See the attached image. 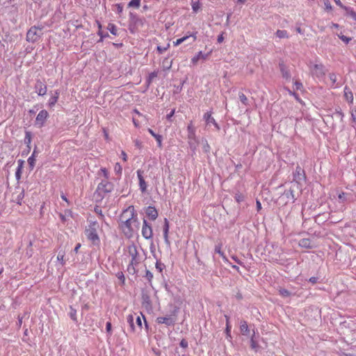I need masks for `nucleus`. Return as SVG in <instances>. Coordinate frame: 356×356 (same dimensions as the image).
I'll list each match as a JSON object with an SVG mask.
<instances>
[{"label": "nucleus", "instance_id": "nucleus-48", "mask_svg": "<svg viewBox=\"0 0 356 356\" xmlns=\"http://www.w3.org/2000/svg\"><path fill=\"white\" fill-rule=\"evenodd\" d=\"M281 70H282V76L284 78L289 79L290 77V74H289V72L287 71H285L283 68H282Z\"/></svg>", "mask_w": 356, "mask_h": 356}, {"label": "nucleus", "instance_id": "nucleus-42", "mask_svg": "<svg viewBox=\"0 0 356 356\" xmlns=\"http://www.w3.org/2000/svg\"><path fill=\"white\" fill-rule=\"evenodd\" d=\"M215 251L216 252L218 253L224 260L227 261V258L225 257L224 253L220 250V246H216V248H215Z\"/></svg>", "mask_w": 356, "mask_h": 356}, {"label": "nucleus", "instance_id": "nucleus-56", "mask_svg": "<svg viewBox=\"0 0 356 356\" xmlns=\"http://www.w3.org/2000/svg\"><path fill=\"white\" fill-rule=\"evenodd\" d=\"M121 156H122V159H123V161H127V155L124 151L122 152Z\"/></svg>", "mask_w": 356, "mask_h": 356}, {"label": "nucleus", "instance_id": "nucleus-37", "mask_svg": "<svg viewBox=\"0 0 356 356\" xmlns=\"http://www.w3.org/2000/svg\"><path fill=\"white\" fill-rule=\"evenodd\" d=\"M99 175H102L107 180L108 179V172L105 168H102L100 169L99 172Z\"/></svg>", "mask_w": 356, "mask_h": 356}, {"label": "nucleus", "instance_id": "nucleus-30", "mask_svg": "<svg viewBox=\"0 0 356 356\" xmlns=\"http://www.w3.org/2000/svg\"><path fill=\"white\" fill-rule=\"evenodd\" d=\"M344 10L347 12V14L352 19H353L355 21H356V13L351 8L346 7Z\"/></svg>", "mask_w": 356, "mask_h": 356}, {"label": "nucleus", "instance_id": "nucleus-36", "mask_svg": "<svg viewBox=\"0 0 356 356\" xmlns=\"http://www.w3.org/2000/svg\"><path fill=\"white\" fill-rule=\"evenodd\" d=\"M122 166L120 165V163H116L115 166H114V172L118 175H121L122 174Z\"/></svg>", "mask_w": 356, "mask_h": 356}, {"label": "nucleus", "instance_id": "nucleus-11", "mask_svg": "<svg viewBox=\"0 0 356 356\" xmlns=\"http://www.w3.org/2000/svg\"><path fill=\"white\" fill-rule=\"evenodd\" d=\"M137 176L139 180L140 189L143 193H144L146 191L147 184L143 177V171L141 170H138Z\"/></svg>", "mask_w": 356, "mask_h": 356}, {"label": "nucleus", "instance_id": "nucleus-28", "mask_svg": "<svg viewBox=\"0 0 356 356\" xmlns=\"http://www.w3.org/2000/svg\"><path fill=\"white\" fill-rule=\"evenodd\" d=\"M149 134L156 140L158 146L161 147L162 145V136L161 135L155 134L152 129H149Z\"/></svg>", "mask_w": 356, "mask_h": 356}, {"label": "nucleus", "instance_id": "nucleus-17", "mask_svg": "<svg viewBox=\"0 0 356 356\" xmlns=\"http://www.w3.org/2000/svg\"><path fill=\"white\" fill-rule=\"evenodd\" d=\"M168 232H169V222L168 220L165 218L164 220V226H163V238L165 243L170 245V241L168 239Z\"/></svg>", "mask_w": 356, "mask_h": 356}, {"label": "nucleus", "instance_id": "nucleus-41", "mask_svg": "<svg viewBox=\"0 0 356 356\" xmlns=\"http://www.w3.org/2000/svg\"><path fill=\"white\" fill-rule=\"evenodd\" d=\"M64 256H65L64 252H60L57 256V260L60 261L63 265L65 264Z\"/></svg>", "mask_w": 356, "mask_h": 356}, {"label": "nucleus", "instance_id": "nucleus-59", "mask_svg": "<svg viewBox=\"0 0 356 356\" xmlns=\"http://www.w3.org/2000/svg\"><path fill=\"white\" fill-rule=\"evenodd\" d=\"M156 76V72H152L149 74V81Z\"/></svg>", "mask_w": 356, "mask_h": 356}, {"label": "nucleus", "instance_id": "nucleus-54", "mask_svg": "<svg viewBox=\"0 0 356 356\" xmlns=\"http://www.w3.org/2000/svg\"><path fill=\"white\" fill-rule=\"evenodd\" d=\"M175 114V110H172L170 113H168L167 115H166V118L168 120H170V118L173 116V115Z\"/></svg>", "mask_w": 356, "mask_h": 356}, {"label": "nucleus", "instance_id": "nucleus-34", "mask_svg": "<svg viewBox=\"0 0 356 356\" xmlns=\"http://www.w3.org/2000/svg\"><path fill=\"white\" fill-rule=\"evenodd\" d=\"M279 294L282 297L286 298V297L290 296L291 293L285 289H280Z\"/></svg>", "mask_w": 356, "mask_h": 356}, {"label": "nucleus", "instance_id": "nucleus-20", "mask_svg": "<svg viewBox=\"0 0 356 356\" xmlns=\"http://www.w3.org/2000/svg\"><path fill=\"white\" fill-rule=\"evenodd\" d=\"M208 57V54H204L202 51H199L195 56H194L192 59L191 62L193 64H196L198 60L200 59L206 60Z\"/></svg>", "mask_w": 356, "mask_h": 356}, {"label": "nucleus", "instance_id": "nucleus-57", "mask_svg": "<svg viewBox=\"0 0 356 356\" xmlns=\"http://www.w3.org/2000/svg\"><path fill=\"white\" fill-rule=\"evenodd\" d=\"M345 193H342L341 194L339 195V199L341 200V202H343L344 200H345Z\"/></svg>", "mask_w": 356, "mask_h": 356}, {"label": "nucleus", "instance_id": "nucleus-16", "mask_svg": "<svg viewBox=\"0 0 356 356\" xmlns=\"http://www.w3.org/2000/svg\"><path fill=\"white\" fill-rule=\"evenodd\" d=\"M188 131V138L190 140H194L197 142L196 136H195V129L193 125V123L191 122L187 127Z\"/></svg>", "mask_w": 356, "mask_h": 356}, {"label": "nucleus", "instance_id": "nucleus-58", "mask_svg": "<svg viewBox=\"0 0 356 356\" xmlns=\"http://www.w3.org/2000/svg\"><path fill=\"white\" fill-rule=\"evenodd\" d=\"M309 282L313 283V284H315L317 282V278L315 277H312L310 279H309Z\"/></svg>", "mask_w": 356, "mask_h": 356}, {"label": "nucleus", "instance_id": "nucleus-22", "mask_svg": "<svg viewBox=\"0 0 356 356\" xmlns=\"http://www.w3.org/2000/svg\"><path fill=\"white\" fill-rule=\"evenodd\" d=\"M299 245L302 248H312L313 245L312 244V241L309 238H302L299 241Z\"/></svg>", "mask_w": 356, "mask_h": 356}, {"label": "nucleus", "instance_id": "nucleus-7", "mask_svg": "<svg viewBox=\"0 0 356 356\" xmlns=\"http://www.w3.org/2000/svg\"><path fill=\"white\" fill-rule=\"evenodd\" d=\"M156 321L159 324H165L168 326L173 325L176 321L175 318L172 315L166 316H160L156 318Z\"/></svg>", "mask_w": 356, "mask_h": 356}, {"label": "nucleus", "instance_id": "nucleus-46", "mask_svg": "<svg viewBox=\"0 0 356 356\" xmlns=\"http://www.w3.org/2000/svg\"><path fill=\"white\" fill-rule=\"evenodd\" d=\"M145 277L149 281H151L153 278V274L150 271L147 270Z\"/></svg>", "mask_w": 356, "mask_h": 356}, {"label": "nucleus", "instance_id": "nucleus-29", "mask_svg": "<svg viewBox=\"0 0 356 356\" xmlns=\"http://www.w3.org/2000/svg\"><path fill=\"white\" fill-rule=\"evenodd\" d=\"M31 134L29 131H26L25 133V138H24V143L27 145V147L29 149H30L31 147Z\"/></svg>", "mask_w": 356, "mask_h": 356}, {"label": "nucleus", "instance_id": "nucleus-32", "mask_svg": "<svg viewBox=\"0 0 356 356\" xmlns=\"http://www.w3.org/2000/svg\"><path fill=\"white\" fill-rule=\"evenodd\" d=\"M140 5V0H131L128 4L129 7L139 8Z\"/></svg>", "mask_w": 356, "mask_h": 356}, {"label": "nucleus", "instance_id": "nucleus-61", "mask_svg": "<svg viewBox=\"0 0 356 356\" xmlns=\"http://www.w3.org/2000/svg\"><path fill=\"white\" fill-rule=\"evenodd\" d=\"M80 247H81V244H80V243H78V244L76 245V247L74 248V252H77L79 251V249L80 248Z\"/></svg>", "mask_w": 356, "mask_h": 356}, {"label": "nucleus", "instance_id": "nucleus-12", "mask_svg": "<svg viewBox=\"0 0 356 356\" xmlns=\"http://www.w3.org/2000/svg\"><path fill=\"white\" fill-rule=\"evenodd\" d=\"M145 213L147 216L152 220H155L158 217V211L153 207H148L146 209Z\"/></svg>", "mask_w": 356, "mask_h": 356}, {"label": "nucleus", "instance_id": "nucleus-27", "mask_svg": "<svg viewBox=\"0 0 356 356\" xmlns=\"http://www.w3.org/2000/svg\"><path fill=\"white\" fill-rule=\"evenodd\" d=\"M275 35L280 39L289 38V35L286 30H277L275 33Z\"/></svg>", "mask_w": 356, "mask_h": 356}, {"label": "nucleus", "instance_id": "nucleus-39", "mask_svg": "<svg viewBox=\"0 0 356 356\" xmlns=\"http://www.w3.org/2000/svg\"><path fill=\"white\" fill-rule=\"evenodd\" d=\"M234 197H235V200H236V201L237 202H243L244 200V198H245L244 195L243 194H241V193H236Z\"/></svg>", "mask_w": 356, "mask_h": 356}, {"label": "nucleus", "instance_id": "nucleus-25", "mask_svg": "<svg viewBox=\"0 0 356 356\" xmlns=\"http://www.w3.org/2000/svg\"><path fill=\"white\" fill-rule=\"evenodd\" d=\"M58 97H59V92L58 90H56V91H55V94L54 95H52L49 100V106L50 107H52L56 104V103L58 101Z\"/></svg>", "mask_w": 356, "mask_h": 356}, {"label": "nucleus", "instance_id": "nucleus-49", "mask_svg": "<svg viewBox=\"0 0 356 356\" xmlns=\"http://www.w3.org/2000/svg\"><path fill=\"white\" fill-rule=\"evenodd\" d=\"M169 47V44L168 45L167 47H161L160 46H158L157 47V50L160 53V54H162L163 52H164L165 51L167 50L168 47Z\"/></svg>", "mask_w": 356, "mask_h": 356}, {"label": "nucleus", "instance_id": "nucleus-15", "mask_svg": "<svg viewBox=\"0 0 356 356\" xmlns=\"http://www.w3.org/2000/svg\"><path fill=\"white\" fill-rule=\"evenodd\" d=\"M97 189L105 193H108L111 191V186L106 180L102 181L98 184Z\"/></svg>", "mask_w": 356, "mask_h": 356}, {"label": "nucleus", "instance_id": "nucleus-2", "mask_svg": "<svg viewBox=\"0 0 356 356\" xmlns=\"http://www.w3.org/2000/svg\"><path fill=\"white\" fill-rule=\"evenodd\" d=\"M310 73L313 77H316L320 81L323 80L326 74L325 67L321 63H310Z\"/></svg>", "mask_w": 356, "mask_h": 356}, {"label": "nucleus", "instance_id": "nucleus-63", "mask_svg": "<svg viewBox=\"0 0 356 356\" xmlns=\"http://www.w3.org/2000/svg\"><path fill=\"white\" fill-rule=\"evenodd\" d=\"M23 197H24V191H22L18 196V199L19 200H22Z\"/></svg>", "mask_w": 356, "mask_h": 356}, {"label": "nucleus", "instance_id": "nucleus-31", "mask_svg": "<svg viewBox=\"0 0 356 356\" xmlns=\"http://www.w3.org/2000/svg\"><path fill=\"white\" fill-rule=\"evenodd\" d=\"M192 9L194 13H197L201 8V3L199 1H193L191 3Z\"/></svg>", "mask_w": 356, "mask_h": 356}, {"label": "nucleus", "instance_id": "nucleus-64", "mask_svg": "<svg viewBox=\"0 0 356 356\" xmlns=\"http://www.w3.org/2000/svg\"><path fill=\"white\" fill-rule=\"evenodd\" d=\"M232 259H234L236 263H238V264H241V262L238 259H237V258H236V257H235L234 256H232Z\"/></svg>", "mask_w": 356, "mask_h": 356}, {"label": "nucleus", "instance_id": "nucleus-19", "mask_svg": "<svg viewBox=\"0 0 356 356\" xmlns=\"http://www.w3.org/2000/svg\"><path fill=\"white\" fill-rule=\"evenodd\" d=\"M344 97H345V99L350 104H353V94L352 92V91L350 90V89L348 87V86H346L344 88Z\"/></svg>", "mask_w": 356, "mask_h": 356}, {"label": "nucleus", "instance_id": "nucleus-53", "mask_svg": "<svg viewBox=\"0 0 356 356\" xmlns=\"http://www.w3.org/2000/svg\"><path fill=\"white\" fill-rule=\"evenodd\" d=\"M21 167L19 166L15 172V177L17 179L20 178Z\"/></svg>", "mask_w": 356, "mask_h": 356}, {"label": "nucleus", "instance_id": "nucleus-38", "mask_svg": "<svg viewBox=\"0 0 356 356\" xmlns=\"http://www.w3.org/2000/svg\"><path fill=\"white\" fill-rule=\"evenodd\" d=\"M225 317H226V320H227V322H226V334H227V337H231V334H230L231 326H230V325L229 323L228 317L227 316H225Z\"/></svg>", "mask_w": 356, "mask_h": 356}, {"label": "nucleus", "instance_id": "nucleus-62", "mask_svg": "<svg viewBox=\"0 0 356 356\" xmlns=\"http://www.w3.org/2000/svg\"><path fill=\"white\" fill-rule=\"evenodd\" d=\"M117 7H118V13H122V6L120 4H118Z\"/></svg>", "mask_w": 356, "mask_h": 356}, {"label": "nucleus", "instance_id": "nucleus-43", "mask_svg": "<svg viewBox=\"0 0 356 356\" xmlns=\"http://www.w3.org/2000/svg\"><path fill=\"white\" fill-rule=\"evenodd\" d=\"M324 6H325V8L326 10H332V6H331V3L329 1V0H325L324 1Z\"/></svg>", "mask_w": 356, "mask_h": 356}, {"label": "nucleus", "instance_id": "nucleus-26", "mask_svg": "<svg viewBox=\"0 0 356 356\" xmlns=\"http://www.w3.org/2000/svg\"><path fill=\"white\" fill-rule=\"evenodd\" d=\"M240 331L243 335L247 336L250 330L248 324L245 321H243L241 323Z\"/></svg>", "mask_w": 356, "mask_h": 356}, {"label": "nucleus", "instance_id": "nucleus-5", "mask_svg": "<svg viewBox=\"0 0 356 356\" xmlns=\"http://www.w3.org/2000/svg\"><path fill=\"white\" fill-rule=\"evenodd\" d=\"M41 30L38 29L35 26L31 27L26 34V40L29 42H34L38 40Z\"/></svg>", "mask_w": 356, "mask_h": 356}, {"label": "nucleus", "instance_id": "nucleus-24", "mask_svg": "<svg viewBox=\"0 0 356 356\" xmlns=\"http://www.w3.org/2000/svg\"><path fill=\"white\" fill-rule=\"evenodd\" d=\"M329 79L332 83L331 87L332 88H337L341 86V84L337 83V75L334 73H330L329 74Z\"/></svg>", "mask_w": 356, "mask_h": 356}, {"label": "nucleus", "instance_id": "nucleus-51", "mask_svg": "<svg viewBox=\"0 0 356 356\" xmlns=\"http://www.w3.org/2000/svg\"><path fill=\"white\" fill-rule=\"evenodd\" d=\"M70 317L72 318V320H74V321L76 320V311L75 310H72V311L70 313Z\"/></svg>", "mask_w": 356, "mask_h": 356}, {"label": "nucleus", "instance_id": "nucleus-9", "mask_svg": "<svg viewBox=\"0 0 356 356\" xmlns=\"http://www.w3.org/2000/svg\"><path fill=\"white\" fill-rule=\"evenodd\" d=\"M197 32H195V33L186 35H185V36H184V37H182L181 38H179L176 41L173 42V45L175 47L179 46L182 42L186 41L189 38H192V42H191V43L194 42L197 40Z\"/></svg>", "mask_w": 356, "mask_h": 356}, {"label": "nucleus", "instance_id": "nucleus-45", "mask_svg": "<svg viewBox=\"0 0 356 356\" xmlns=\"http://www.w3.org/2000/svg\"><path fill=\"white\" fill-rule=\"evenodd\" d=\"M296 90H300L302 88V85L300 81H296L294 83Z\"/></svg>", "mask_w": 356, "mask_h": 356}, {"label": "nucleus", "instance_id": "nucleus-6", "mask_svg": "<svg viewBox=\"0 0 356 356\" xmlns=\"http://www.w3.org/2000/svg\"><path fill=\"white\" fill-rule=\"evenodd\" d=\"M142 235L145 239L152 238L153 235L152 228L145 219L143 221Z\"/></svg>", "mask_w": 356, "mask_h": 356}, {"label": "nucleus", "instance_id": "nucleus-60", "mask_svg": "<svg viewBox=\"0 0 356 356\" xmlns=\"http://www.w3.org/2000/svg\"><path fill=\"white\" fill-rule=\"evenodd\" d=\"M257 209L258 211L261 209V204L259 201H257Z\"/></svg>", "mask_w": 356, "mask_h": 356}, {"label": "nucleus", "instance_id": "nucleus-8", "mask_svg": "<svg viewBox=\"0 0 356 356\" xmlns=\"http://www.w3.org/2000/svg\"><path fill=\"white\" fill-rule=\"evenodd\" d=\"M128 249L131 257V264L133 266L137 265L139 263V257L136 245H130Z\"/></svg>", "mask_w": 356, "mask_h": 356}, {"label": "nucleus", "instance_id": "nucleus-14", "mask_svg": "<svg viewBox=\"0 0 356 356\" xmlns=\"http://www.w3.org/2000/svg\"><path fill=\"white\" fill-rule=\"evenodd\" d=\"M35 88L36 92L40 96H43L47 93V86L40 81H37Z\"/></svg>", "mask_w": 356, "mask_h": 356}, {"label": "nucleus", "instance_id": "nucleus-47", "mask_svg": "<svg viewBox=\"0 0 356 356\" xmlns=\"http://www.w3.org/2000/svg\"><path fill=\"white\" fill-rule=\"evenodd\" d=\"M180 346L184 348H186L188 347V342L185 339H182L180 342Z\"/></svg>", "mask_w": 356, "mask_h": 356}, {"label": "nucleus", "instance_id": "nucleus-33", "mask_svg": "<svg viewBox=\"0 0 356 356\" xmlns=\"http://www.w3.org/2000/svg\"><path fill=\"white\" fill-rule=\"evenodd\" d=\"M108 29L113 35H116L118 34V29L114 24H109L108 25Z\"/></svg>", "mask_w": 356, "mask_h": 356}, {"label": "nucleus", "instance_id": "nucleus-23", "mask_svg": "<svg viewBox=\"0 0 356 356\" xmlns=\"http://www.w3.org/2000/svg\"><path fill=\"white\" fill-rule=\"evenodd\" d=\"M295 177L298 181L303 180L305 178L304 170L300 166H297L296 168Z\"/></svg>", "mask_w": 356, "mask_h": 356}, {"label": "nucleus", "instance_id": "nucleus-35", "mask_svg": "<svg viewBox=\"0 0 356 356\" xmlns=\"http://www.w3.org/2000/svg\"><path fill=\"white\" fill-rule=\"evenodd\" d=\"M238 97H239L240 101L244 105H247L248 104V98L246 97V96L243 92H240L238 94Z\"/></svg>", "mask_w": 356, "mask_h": 356}, {"label": "nucleus", "instance_id": "nucleus-10", "mask_svg": "<svg viewBox=\"0 0 356 356\" xmlns=\"http://www.w3.org/2000/svg\"><path fill=\"white\" fill-rule=\"evenodd\" d=\"M48 115H49V114L47 111H45V110L40 111L39 112V113L38 114L36 119H35L36 124H38L39 127L43 126Z\"/></svg>", "mask_w": 356, "mask_h": 356}, {"label": "nucleus", "instance_id": "nucleus-4", "mask_svg": "<svg viewBox=\"0 0 356 356\" xmlns=\"http://www.w3.org/2000/svg\"><path fill=\"white\" fill-rule=\"evenodd\" d=\"M127 321L132 332L140 331L142 330V319L140 316L135 317L134 315L129 314L127 317Z\"/></svg>", "mask_w": 356, "mask_h": 356}, {"label": "nucleus", "instance_id": "nucleus-44", "mask_svg": "<svg viewBox=\"0 0 356 356\" xmlns=\"http://www.w3.org/2000/svg\"><path fill=\"white\" fill-rule=\"evenodd\" d=\"M339 38L346 44H348L350 41V40H351L350 38H348V37H346L345 35H340Z\"/></svg>", "mask_w": 356, "mask_h": 356}, {"label": "nucleus", "instance_id": "nucleus-55", "mask_svg": "<svg viewBox=\"0 0 356 356\" xmlns=\"http://www.w3.org/2000/svg\"><path fill=\"white\" fill-rule=\"evenodd\" d=\"M106 329L108 332H110L111 330V323L110 322H107L106 325Z\"/></svg>", "mask_w": 356, "mask_h": 356}, {"label": "nucleus", "instance_id": "nucleus-50", "mask_svg": "<svg viewBox=\"0 0 356 356\" xmlns=\"http://www.w3.org/2000/svg\"><path fill=\"white\" fill-rule=\"evenodd\" d=\"M351 118L353 122L356 123V110H352L351 111Z\"/></svg>", "mask_w": 356, "mask_h": 356}, {"label": "nucleus", "instance_id": "nucleus-1", "mask_svg": "<svg viewBox=\"0 0 356 356\" xmlns=\"http://www.w3.org/2000/svg\"><path fill=\"white\" fill-rule=\"evenodd\" d=\"M139 225L134 207L133 206L129 207L120 216V227L122 231L127 237L131 238L134 232L138 229Z\"/></svg>", "mask_w": 356, "mask_h": 356}, {"label": "nucleus", "instance_id": "nucleus-13", "mask_svg": "<svg viewBox=\"0 0 356 356\" xmlns=\"http://www.w3.org/2000/svg\"><path fill=\"white\" fill-rule=\"evenodd\" d=\"M204 119L206 121L207 124L209 125L210 124H213L215 126L216 129H218V130L220 129V127H219L218 124L216 122L215 119L211 116V113H209V112L206 113L204 115Z\"/></svg>", "mask_w": 356, "mask_h": 356}, {"label": "nucleus", "instance_id": "nucleus-21", "mask_svg": "<svg viewBox=\"0 0 356 356\" xmlns=\"http://www.w3.org/2000/svg\"><path fill=\"white\" fill-rule=\"evenodd\" d=\"M38 156L36 148L34 149L32 155L28 159L27 161L31 170H33L35 166V158Z\"/></svg>", "mask_w": 356, "mask_h": 356}, {"label": "nucleus", "instance_id": "nucleus-40", "mask_svg": "<svg viewBox=\"0 0 356 356\" xmlns=\"http://www.w3.org/2000/svg\"><path fill=\"white\" fill-rule=\"evenodd\" d=\"M165 268V265L161 262L157 261L156 263V268L159 270V272L161 273Z\"/></svg>", "mask_w": 356, "mask_h": 356}, {"label": "nucleus", "instance_id": "nucleus-3", "mask_svg": "<svg viewBox=\"0 0 356 356\" xmlns=\"http://www.w3.org/2000/svg\"><path fill=\"white\" fill-rule=\"evenodd\" d=\"M98 227V223L96 221H94L90 222L88 227L86 229V235L87 238L94 244H97L99 241V238L97 233Z\"/></svg>", "mask_w": 356, "mask_h": 356}, {"label": "nucleus", "instance_id": "nucleus-52", "mask_svg": "<svg viewBox=\"0 0 356 356\" xmlns=\"http://www.w3.org/2000/svg\"><path fill=\"white\" fill-rule=\"evenodd\" d=\"M334 1L335 2V3H336L337 6H339V7H341V8H343V10H344V9H345V8L346 7V6H343V5L342 4V3L341 2V1H340V0H334Z\"/></svg>", "mask_w": 356, "mask_h": 356}, {"label": "nucleus", "instance_id": "nucleus-18", "mask_svg": "<svg viewBox=\"0 0 356 356\" xmlns=\"http://www.w3.org/2000/svg\"><path fill=\"white\" fill-rule=\"evenodd\" d=\"M252 331H253V334L251 336V339H250V346H251L252 349H253L255 352H257L259 350V346L257 341L255 330H253Z\"/></svg>", "mask_w": 356, "mask_h": 356}]
</instances>
